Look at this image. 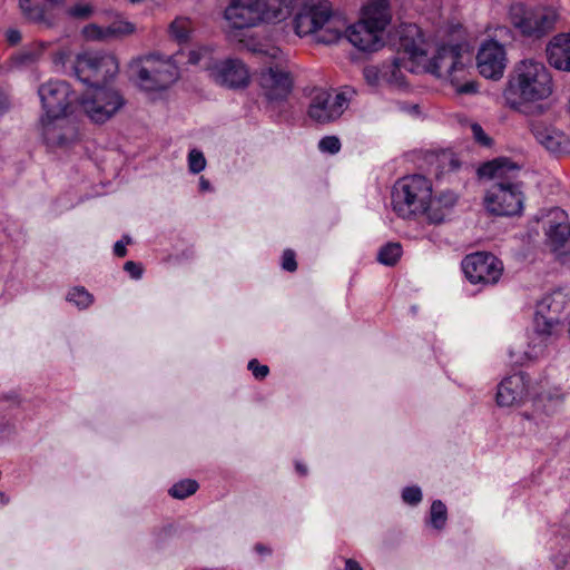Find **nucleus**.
I'll use <instances>...</instances> for the list:
<instances>
[{"mask_svg": "<svg viewBox=\"0 0 570 570\" xmlns=\"http://www.w3.org/2000/svg\"><path fill=\"white\" fill-rule=\"evenodd\" d=\"M396 36L399 51L407 58L405 70L412 73L428 72L449 80L460 95L476 91L473 81L461 83L471 61V52L466 43L454 40V35L450 40H444L439 31L435 39H430L417 24L402 23Z\"/></svg>", "mask_w": 570, "mask_h": 570, "instance_id": "nucleus-1", "label": "nucleus"}, {"mask_svg": "<svg viewBox=\"0 0 570 570\" xmlns=\"http://www.w3.org/2000/svg\"><path fill=\"white\" fill-rule=\"evenodd\" d=\"M119 71L117 58L109 52H85L77 57L75 73L90 86L92 92L81 98L80 107L95 122H105L125 104L121 95L104 85L114 79Z\"/></svg>", "mask_w": 570, "mask_h": 570, "instance_id": "nucleus-2", "label": "nucleus"}, {"mask_svg": "<svg viewBox=\"0 0 570 570\" xmlns=\"http://www.w3.org/2000/svg\"><path fill=\"white\" fill-rule=\"evenodd\" d=\"M527 401L531 402L532 411H524L522 416L540 425L558 412L563 403V393L560 386L552 384L548 377L533 380L524 372L513 373L498 384V406H520Z\"/></svg>", "mask_w": 570, "mask_h": 570, "instance_id": "nucleus-3", "label": "nucleus"}, {"mask_svg": "<svg viewBox=\"0 0 570 570\" xmlns=\"http://www.w3.org/2000/svg\"><path fill=\"white\" fill-rule=\"evenodd\" d=\"M42 105V137L48 146H65L75 138L72 127H63L65 117L72 111L73 105L81 98L65 80H49L38 89Z\"/></svg>", "mask_w": 570, "mask_h": 570, "instance_id": "nucleus-4", "label": "nucleus"}, {"mask_svg": "<svg viewBox=\"0 0 570 570\" xmlns=\"http://www.w3.org/2000/svg\"><path fill=\"white\" fill-rule=\"evenodd\" d=\"M552 91V76L547 66L534 59H524L510 72L503 98L508 107L522 111L531 104L548 99Z\"/></svg>", "mask_w": 570, "mask_h": 570, "instance_id": "nucleus-5", "label": "nucleus"}, {"mask_svg": "<svg viewBox=\"0 0 570 570\" xmlns=\"http://www.w3.org/2000/svg\"><path fill=\"white\" fill-rule=\"evenodd\" d=\"M519 167L507 158H499L482 165L478 173L494 181L487 190L484 206L497 216H513L522 212L523 193L515 181Z\"/></svg>", "mask_w": 570, "mask_h": 570, "instance_id": "nucleus-6", "label": "nucleus"}, {"mask_svg": "<svg viewBox=\"0 0 570 570\" xmlns=\"http://www.w3.org/2000/svg\"><path fill=\"white\" fill-rule=\"evenodd\" d=\"M570 314V297L558 289L543 296L535 306L533 332L528 356L538 358L552 345L562 332V323Z\"/></svg>", "mask_w": 570, "mask_h": 570, "instance_id": "nucleus-7", "label": "nucleus"}, {"mask_svg": "<svg viewBox=\"0 0 570 570\" xmlns=\"http://www.w3.org/2000/svg\"><path fill=\"white\" fill-rule=\"evenodd\" d=\"M294 28L299 37L313 36L318 43L332 45L343 37L345 22L328 0H307L294 18Z\"/></svg>", "mask_w": 570, "mask_h": 570, "instance_id": "nucleus-8", "label": "nucleus"}, {"mask_svg": "<svg viewBox=\"0 0 570 570\" xmlns=\"http://www.w3.org/2000/svg\"><path fill=\"white\" fill-rule=\"evenodd\" d=\"M291 14V0H229L224 10L228 27L242 30L263 22H278Z\"/></svg>", "mask_w": 570, "mask_h": 570, "instance_id": "nucleus-9", "label": "nucleus"}, {"mask_svg": "<svg viewBox=\"0 0 570 570\" xmlns=\"http://www.w3.org/2000/svg\"><path fill=\"white\" fill-rule=\"evenodd\" d=\"M128 71L136 86L147 92L166 90L179 78V67L175 58L158 52L132 58Z\"/></svg>", "mask_w": 570, "mask_h": 570, "instance_id": "nucleus-10", "label": "nucleus"}, {"mask_svg": "<svg viewBox=\"0 0 570 570\" xmlns=\"http://www.w3.org/2000/svg\"><path fill=\"white\" fill-rule=\"evenodd\" d=\"M432 181L422 175H410L399 179L392 189V208L404 219H412L424 213L432 193Z\"/></svg>", "mask_w": 570, "mask_h": 570, "instance_id": "nucleus-11", "label": "nucleus"}, {"mask_svg": "<svg viewBox=\"0 0 570 570\" xmlns=\"http://www.w3.org/2000/svg\"><path fill=\"white\" fill-rule=\"evenodd\" d=\"M188 62L209 71V76L216 82L229 88L244 87L249 79L248 70L243 61L238 59L216 61L213 57V50L208 47H200L190 51Z\"/></svg>", "mask_w": 570, "mask_h": 570, "instance_id": "nucleus-12", "label": "nucleus"}, {"mask_svg": "<svg viewBox=\"0 0 570 570\" xmlns=\"http://www.w3.org/2000/svg\"><path fill=\"white\" fill-rule=\"evenodd\" d=\"M509 19L523 36L539 38L553 28L557 14L547 7H530L517 2L509 9Z\"/></svg>", "mask_w": 570, "mask_h": 570, "instance_id": "nucleus-13", "label": "nucleus"}, {"mask_svg": "<svg viewBox=\"0 0 570 570\" xmlns=\"http://www.w3.org/2000/svg\"><path fill=\"white\" fill-rule=\"evenodd\" d=\"M355 91L344 88L333 95L323 89L315 90L308 106V117L317 124H327L338 119L348 107Z\"/></svg>", "mask_w": 570, "mask_h": 570, "instance_id": "nucleus-14", "label": "nucleus"}, {"mask_svg": "<svg viewBox=\"0 0 570 570\" xmlns=\"http://www.w3.org/2000/svg\"><path fill=\"white\" fill-rule=\"evenodd\" d=\"M265 53L275 65L261 72L259 83L264 96L269 101L285 100L292 91L293 80L289 72L281 66L283 52L278 48H271Z\"/></svg>", "mask_w": 570, "mask_h": 570, "instance_id": "nucleus-15", "label": "nucleus"}, {"mask_svg": "<svg viewBox=\"0 0 570 570\" xmlns=\"http://www.w3.org/2000/svg\"><path fill=\"white\" fill-rule=\"evenodd\" d=\"M461 265L466 279L471 284L482 286L498 283L503 272L502 262L485 252L466 255Z\"/></svg>", "mask_w": 570, "mask_h": 570, "instance_id": "nucleus-16", "label": "nucleus"}, {"mask_svg": "<svg viewBox=\"0 0 570 570\" xmlns=\"http://www.w3.org/2000/svg\"><path fill=\"white\" fill-rule=\"evenodd\" d=\"M546 236L551 252L562 264H570V222L568 214L559 208L548 213Z\"/></svg>", "mask_w": 570, "mask_h": 570, "instance_id": "nucleus-17", "label": "nucleus"}, {"mask_svg": "<svg viewBox=\"0 0 570 570\" xmlns=\"http://www.w3.org/2000/svg\"><path fill=\"white\" fill-rule=\"evenodd\" d=\"M535 141L554 156L570 155V136L554 121L538 119L530 122Z\"/></svg>", "mask_w": 570, "mask_h": 570, "instance_id": "nucleus-18", "label": "nucleus"}, {"mask_svg": "<svg viewBox=\"0 0 570 570\" xmlns=\"http://www.w3.org/2000/svg\"><path fill=\"white\" fill-rule=\"evenodd\" d=\"M479 72L488 79L502 77L507 66V52L504 47L494 40L482 43L478 57Z\"/></svg>", "mask_w": 570, "mask_h": 570, "instance_id": "nucleus-19", "label": "nucleus"}, {"mask_svg": "<svg viewBox=\"0 0 570 570\" xmlns=\"http://www.w3.org/2000/svg\"><path fill=\"white\" fill-rule=\"evenodd\" d=\"M396 48L399 49V41ZM406 60L407 58L397 50V56L391 62H384L382 66H366L363 69V76L370 86H380L384 82L402 85V69L405 70Z\"/></svg>", "mask_w": 570, "mask_h": 570, "instance_id": "nucleus-20", "label": "nucleus"}, {"mask_svg": "<svg viewBox=\"0 0 570 570\" xmlns=\"http://www.w3.org/2000/svg\"><path fill=\"white\" fill-rule=\"evenodd\" d=\"M348 42L361 51H377L383 46L382 31L374 27L357 21L344 29Z\"/></svg>", "mask_w": 570, "mask_h": 570, "instance_id": "nucleus-21", "label": "nucleus"}, {"mask_svg": "<svg viewBox=\"0 0 570 570\" xmlns=\"http://www.w3.org/2000/svg\"><path fill=\"white\" fill-rule=\"evenodd\" d=\"M135 32V24L116 13L115 19L108 26L90 23L82 29L87 40L105 41L129 36Z\"/></svg>", "mask_w": 570, "mask_h": 570, "instance_id": "nucleus-22", "label": "nucleus"}, {"mask_svg": "<svg viewBox=\"0 0 570 570\" xmlns=\"http://www.w3.org/2000/svg\"><path fill=\"white\" fill-rule=\"evenodd\" d=\"M456 203L458 196L451 190H442L435 195L432 191L424 213L420 216H424L429 224L440 225L451 215Z\"/></svg>", "mask_w": 570, "mask_h": 570, "instance_id": "nucleus-23", "label": "nucleus"}, {"mask_svg": "<svg viewBox=\"0 0 570 570\" xmlns=\"http://www.w3.org/2000/svg\"><path fill=\"white\" fill-rule=\"evenodd\" d=\"M392 20L390 0H367L361 10L360 21L384 31Z\"/></svg>", "mask_w": 570, "mask_h": 570, "instance_id": "nucleus-24", "label": "nucleus"}, {"mask_svg": "<svg viewBox=\"0 0 570 570\" xmlns=\"http://www.w3.org/2000/svg\"><path fill=\"white\" fill-rule=\"evenodd\" d=\"M65 0H20L19 6L23 17L37 24L50 27L53 18L48 9L63 6Z\"/></svg>", "mask_w": 570, "mask_h": 570, "instance_id": "nucleus-25", "label": "nucleus"}, {"mask_svg": "<svg viewBox=\"0 0 570 570\" xmlns=\"http://www.w3.org/2000/svg\"><path fill=\"white\" fill-rule=\"evenodd\" d=\"M547 57L553 68L570 72V32L557 35L550 40Z\"/></svg>", "mask_w": 570, "mask_h": 570, "instance_id": "nucleus-26", "label": "nucleus"}, {"mask_svg": "<svg viewBox=\"0 0 570 570\" xmlns=\"http://www.w3.org/2000/svg\"><path fill=\"white\" fill-rule=\"evenodd\" d=\"M47 47L46 42H37L26 47L11 57V62L17 68L30 67L43 57Z\"/></svg>", "mask_w": 570, "mask_h": 570, "instance_id": "nucleus-27", "label": "nucleus"}, {"mask_svg": "<svg viewBox=\"0 0 570 570\" xmlns=\"http://www.w3.org/2000/svg\"><path fill=\"white\" fill-rule=\"evenodd\" d=\"M66 301L78 309H87L95 298L83 286H75L67 292Z\"/></svg>", "mask_w": 570, "mask_h": 570, "instance_id": "nucleus-28", "label": "nucleus"}, {"mask_svg": "<svg viewBox=\"0 0 570 570\" xmlns=\"http://www.w3.org/2000/svg\"><path fill=\"white\" fill-rule=\"evenodd\" d=\"M448 521V509L441 500H434L430 508L428 524L435 530L444 529Z\"/></svg>", "mask_w": 570, "mask_h": 570, "instance_id": "nucleus-29", "label": "nucleus"}, {"mask_svg": "<svg viewBox=\"0 0 570 570\" xmlns=\"http://www.w3.org/2000/svg\"><path fill=\"white\" fill-rule=\"evenodd\" d=\"M402 256V247L399 243H389L381 247L377 261L386 266H393Z\"/></svg>", "mask_w": 570, "mask_h": 570, "instance_id": "nucleus-30", "label": "nucleus"}, {"mask_svg": "<svg viewBox=\"0 0 570 570\" xmlns=\"http://www.w3.org/2000/svg\"><path fill=\"white\" fill-rule=\"evenodd\" d=\"M191 30V22L187 18L178 17L169 24V33L178 42L188 40Z\"/></svg>", "mask_w": 570, "mask_h": 570, "instance_id": "nucleus-31", "label": "nucleus"}, {"mask_svg": "<svg viewBox=\"0 0 570 570\" xmlns=\"http://www.w3.org/2000/svg\"><path fill=\"white\" fill-rule=\"evenodd\" d=\"M198 489V483L191 479H185L175 483L169 489V494L175 499H186L194 494Z\"/></svg>", "mask_w": 570, "mask_h": 570, "instance_id": "nucleus-32", "label": "nucleus"}, {"mask_svg": "<svg viewBox=\"0 0 570 570\" xmlns=\"http://www.w3.org/2000/svg\"><path fill=\"white\" fill-rule=\"evenodd\" d=\"M188 171L193 175L202 173L207 165L205 155L199 149H190L187 156Z\"/></svg>", "mask_w": 570, "mask_h": 570, "instance_id": "nucleus-33", "label": "nucleus"}, {"mask_svg": "<svg viewBox=\"0 0 570 570\" xmlns=\"http://www.w3.org/2000/svg\"><path fill=\"white\" fill-rule=\"evenodd\" d=\"M401 499L404 504L416 507L422 502L423 493L419 485H410L402 489Z\"/></svg>", "mask_w": 570, "mask_h": 570, "instance_id": "nucleus-34", "label": "nucleus"}, {"mask_svg": "<svg viewBox=\"0 0 570 570\" xmlns=\"http://www.w3.org/2000/svg\"><path fill=\"white\" fill-rule=\"evenodd\" d=\"M318 148L323 153L334 155L340 151L341 141L335 136H326L320 140Z\"/></svg>", "mask_w": 570, "mask_h": 570, "instance_id": "nucleus-35", "label": "nucleus"}, {"mask_svg": "<svg viewBox=\"0 0 570 570\" xmlns=\"http://www.w3.org/2000/svg\"><path fill=\"white\" fill-rule=\"evenodd\" d=\"M470 130L472 134L473 139L475 142H478L480 146L489 147L492 144V139L488 136V134L483 130L481 125L478 122H471L470 124Z\"/></svg>", "mask_w": 570, "mask_h": 570, "instance_id": "nucleus-36", "label": "nucleus"}, {"mask_svg": "<svg viewBox=\"0 0 570 570\" xmlns=\"http://www.w3.org/2000/svg\"><path fill=\"white\" fill-rule=\"evenodd\" d=\"M282 268L293 273L297 269L296 255L292 249H285L282 255Z\"/></svg>", "mask_w": 570, "mask_h": 570, "instance_id": "nucleus-37", "label": "nucleus"}, {"mask_svg": "<svg viewBox=\"0 0 570 570\" xmlns=\"http://www.w3.org/2000/svg\"><path fill=\"white\" fill-rule=\"evenodd\" d=\"M68 14L75 18H87L92 12V7L88 3H76L68 8Z\"/></svg>", "mask_w": 570, "mask_h": 570, "instance_id": "nucleus-38", "label": "nucleus"}, {"mask_svg": "<svg viewBox=\"0 0 570 570\" xmlns=\"http://www.w3.org/2000/svg\"><path fill=\"white\" fill-rule=\"evenodd\" d=\"M248 370L252 372L255 379L263 380L268 373L269 368L267 365L259 364L257 360H250L247 365Z\"/></svg>", "mask_w": 570, "mask_h": 570, "instance_id": "nucleus-39", "label": "nucleus"}, {"mask_svg": "<svg viewBox=\"0 0 570 570\" xmlns=\"http://www.w3.org/2000/svg\"><path fill=\"white\" fill-rule=\"evenodd\" d=\"M124 269L134 279H140L142 276V267L140 264L135 263L132 261H128L124 265Z\"/></svg>", "mask_w": 570, "mask_h": 570, "instance_id": "nucleus-40", "label": "nucleus"}, {"mask_svg": "<svg viewBox=\"0 0 570 570\" xmlns=\"http://www.w3.org/2000/svg\"><path fill=\"white\" fill-rule=\"evenodd\" d=\"M131 243V238L129 236H124L121 239L117 240L114 245V254L118 257H124L127 254V245Z\"/></svg>", "mask_w": 570, "mask_h": 570, "instance_id": "nucleus-41", "label": "nucleus"}, {"mask_svg": "<svg viewBox=\"0 0 570 570\" xmlns=\"http://www.w3.org/2000/svg\"><path fill=\"white\" fill-rule=\"evenodd\" d=\"M6 39L10 45H17L21 40V33L17 29H9L6 32Z\"/></svg>", "mask_w": 570, "mask_h": 570, "instance_id": "nucleus-42", "label": "nucleus"}, {"mask_svg": "<svg viewBox=\"0 0 570 570\" xmlns=\"http://www.w3.org/2000/svg\"><path fill=\"white\" fill-rule=\"evenodd\" d=\"M198 189L203 194H205V193H213L214 191V187H213L212 183L207 178H205L204 176L199 177Z\"/></svg>", "mask_w": 570, "mask_h": 570, "instance_id": "nucleus-43", "label": "nucleus"}, {"mask_svg": "<svg viewBox=\"0 0 570 570\" xmlns=\"http://www.w3.org/2000/svg\"><path fill=\"white\" fill-rule=\"evenodd\" d=\"M343 570H363L361 564L351 558L344 559V569Z\"/></svg>", "mask_w": 570, "mask_h": 570, "instance_id": "nucleus-44", "label": "nucleus"}, {"mask_svg": "<svg viewBox=\"0 0 570 570\" xmlns=\"http://www.w3.org/2000/svg\"><path fill=\"white\" fill-rule=\"evenodd\" d=\"M8 109V99L4 92L0 89V115Z\"/></svg>", "mask_w": 570, "mask_h": 570, "instance_id": "nucleus-45", "label": "nucleus"}, {"mask_svg": "<svg viewBox=\"0 0 570 570\" xmlns=\"http://www.w3.org/2000/svg\"><path fill=\"white\" fill-rule=\"evenodd\" d=\"M254 549L259 554H269L271 553V550L261 543H257Z\"/></svg>", "mask_w": 570, "mask_h": 570, "instance_id": "nucleus-46", "label": "nucleus"}, {"mask_svg": "<svg viewBox=\"0 0 570 570\" xmlns=\"http://www.w3.org/2000/svg\"><path fill=\"white\" fill-rule=\"evenodd\" d=\"M295 468H296V471L301 474V475H305L307 473V469L306 466L303 464V463H299L297 462L295 464Z\"/></svg>", "mask_w": 570, "mask_h": 570, "instance_id": "nucleus-47", "label": "nucleus"}, {"mask_svg": "<svg viewBox=\"0 0 570 570\" xmlns=\"http://www.w3.org/2000/svg\"><path fill=\"white\" fill-rule=\"evenodd\" d=\"M8 503L9 497L4 492L0 491V508L7 505Z\"/></svg>", "mask_w": 570, "mask_h": 570, "instance_id": "nucleus-48", "label": "nucleus"}, {"mask_svg": "<svg viewBox=\"0 0 570 570\" xmlns=\"http://www.w3.org/2000/svg\"><path fill=\"white\" fill-rule=\"evenodd\" d=\"M130 3L132 4H137V3H140L142 2L144 0H128Z\"/></svg>", "mask_w": 570, "mask_h": 570, "instance_id": "nucleus-49", "label": "nucleus"}, {"mask_svg": "<svg viewBox=\"0 0 570 570\" xmlns=\"http://www.w3.org/2000/svg\"><path fill=\"white\" fill-rule=\"evenodd\" d=\"M295 1H296V0H291V8L293 7V4H294V2H295Z\"/></svg>", "mask_w": 570, "mask_h": 570, "instance_id": "nucleus-50", "label": "nucleus"}]
</instances>
